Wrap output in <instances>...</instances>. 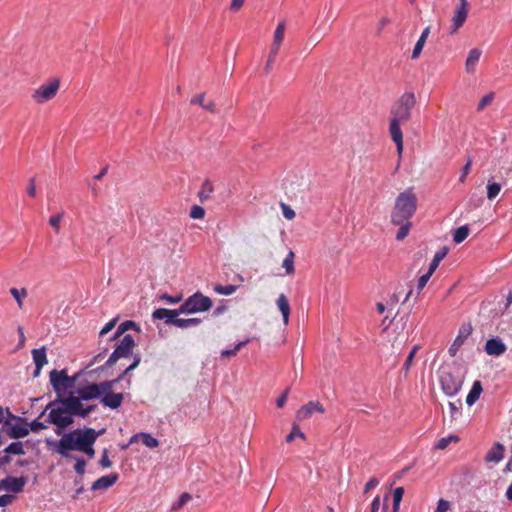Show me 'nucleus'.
<instances>
[{
    "instance_id": "nucleus-63",
    "label": "nucleus",
    "mask_w": 512,
    "mask_h": 512,
    "mask_svg": "<svg viewBox=\"0 0 512 512\" xmlns=\"http://www.w3.org/2000/svg\"><path fill=\"white\" fill-rule=\"evenodd\" d=\"M27 193L28 195H30L31 197H34L36 195V185H35V180L34 178H31L29 180V185H28V188H27Z\"/></svg>"
},
{
    "instance_id": "nucleus-25",
    "label": "nucleus",
    "mask_w": 512,
    "mask_h": 512,
    "mask_svg": "<svg viewBox=\"0 0 512 512\" xmlns=\"http://www.w3.org/2000/svg\"><path fill=\"white\" fill-rule=\"evenodd\" d=\"M483 391L482 384L480 381H475L472 385L470 392L466 397V403L471 406L473 405L480 397Z\"/></svg>"
},
{
    "instance_id": "nucleus-40",
    "label": "nucleus",
    "mask_w": 512,
    "mask_h": 512,
    "mask_svg": "<svg viewBox=\"0 0 512 512\" xmlns=\"http://www.w3.org/2000/svg\"><path fill=\"white\" fill-rule=\"evenodd\" d=\"M238 286L236 285H216L214 291L221 295H231L236 292Z\"/></svg>"
},
{
    "instance_id": "nucleus-34",
    "label": "nucleus",
    "mask_w": 512,
    "mask_h": 512,
    "mask_svg": "<svg viewBox=\"0 0 512 512\" xmlns=\"http://www.w3.org/2000/svg\"><path fill=\"white\" fill-rule=\"evenodd\" d=\"M404 495V488L397 487L393 492V509L392 512H399L400 503Z\"/></svg>"
},
{
    "instance_id": "nucleus-50",
    "label": "nucleus",
    "mask_w": 512,
    "mask_h": 512,
    "mask_svg": "<svg viewBox=\"0 0 512 512\" xmlns=\"http://www.w3.org/2000/svg\"><path fill=\"white\" fill-rule=\"evenodd\" d=\"M118 317L110 320L99 332V337H103L104 335L108 334L117 324Z\"/></svg>"
},
{
    "instance_id": "nucleus-47",
    "label": "nucleus",
    "mask_w": 512,
    "mask_h": 512,
    "mask_svg": "<svg viewBox=\"0 0 512 512\" xmlns=\"http://www.w3.org/2000/svg\"><path fill=\"white\" fill-rule=\"evenodd\" d=\"M295 437H301V438L305 437L304 433L300 431V429L298 428V426L296 424L293 425L291 432L287 435L286 441L292 442L295 439Z\"/></svg>"
},
{
    "instance_id": "nucleus-45",
    "label": "nucleus",
    "mask_w": 512,
    "mask_h": 512,
    "mask_svg": "<svg viewBox=\"0 0 512 512\" xmlns=\"http://www.w3.org/2000/svg\"><path fill=\"white\" fill-rule=\"evenodd\" d=\"M205 216V210L199 205H193L190 210V217L193 219H202Z\"/></svg>"
},
{
    "instance_id": "nucleus-18",
    "label": "nucleus",
    "mask_w": 512,
    "mask_h": 512,
    "mask_svg": "<svg viewBox=\"0 0 512 512\" xmlns=\"http://www.w3.org/2000/svg\"><path fill=\"white\" fill-rule=\"evenodd\" d=\"M32 357H33V361L35 363V370H34L33 376L38 377L41 373V369L47 363L45 347L33 349Z\"/></svg>"
},
{
    "instance_id": "nucleus-17",
    "label": "nucleus",
    "mask_w": 512,
    "mask_h": 512,
    "mask_svg": "<svg viewBox=\"0 0 512 512\" xmlns=\"http://www.w3.org/2000/svg\"><path fill=\"white\" fill-rule=\"evenodd\" d=\"M119 475L112 473L102 476L94 481L91 485L93 491L108 489L118 481Z\"/></svg>"
},
{
    "instance_id": "nucleus-56",
    "label": "nucleus",
    "mask_w": 512,
    "mask_h": 512,
    "mask_svg": "<svg viewBox=\"0 0 512 512\" xmlns=\"http://www.w3.org/2000/svg\"><path fill=\"white\" fill-rule=\"evenodd\" d=\"M99 464L103 468H109L112 465L111 460L108 457V451L107 449L103 450L102 456L100 458Z\"/></svg>"
},
{
    "instance_id": "nucleus-53",
    "label": "nucleus",
    "mask_w": 512,
    "mask_h": 512,
    "mask_svg": "<svg viewBox=\"0 0 512 512\" xmlns=\"http://www.w3.org/2000/svg\"><path fill=\"white\" fill-rule=\"evenodd\" d=\"M281 208H282V213H283V216L288 219V220H292L295 218V211L290 207L288 206L287 204L285 203H282L281 204Z\"/></svg>"
},
{
    "instance_id": "nucleus-33",
    "label": "nucleus",
    "mask_w": 512,
    "mask_h": 512,
    "mask_svg": "<svg viewBox=\"0 0 512 512\" xmlns=\"http://www.w3.org/2000/svg\"><path fill=\"white\" fill-rule=\"evenodd\" d=\"M395 225L399 226V230L396 233V239L398 241H402L409 234L412 223L410 221H405L403 223L395 224Z\"/></svg>"
},
{
    "instance_id": "nucleus-37",
    "label": "nucleus",
    "mask_w": 512,
    "mask_h": 512,
    "mask_svg": "<svg viewBox=\"0 0 512 512\" xmlns=\"http://www.w3.org/2000/svg\"><path fill=\"white\" fill-rule=\"evenodd\" d=\"M192 499V496L187 493V492H184L180 495L179 499L172 505L171 507V510L172 511H177L179 509H181L182 507H184L190 500Z\"/></svg>"
},
{
    "instance_id": "nucleus-44",
    "label": "nucleus",
    "mask_w": 512,
    "mask_h": 512,
    "mask_svg": "<svg viewBox=\"0 0 512 512\" xmlns=\"http://www.w3.org/2000/svg\"><path fill=\"white\" fill-rule=\"evenodd\" d=\"M64 212L53 215L49 218V224L54 228L56 233L60 231V222L63 218Z\"/></svg>"
},
{
    "instance_id": "nucleus-15",
    "label": "nucleus",
    "mask_w": 512,
    "mask_h": 512,
    "mask_svg": "<svg viewBox=\"0 0 512 512\" xmlns=\"http://www.w3.org/2000/svg\"><path fill=\"white\" fill-rule=\"evenodd\" d=\"M124 396L122 393H114L112 389L103 392L100 397L101 403L111 409H117L121 406Z\"/></svg>"
},
{
    "instance_id": "nucleus-38",
    "label": "nucleus",
    "mask_w": 512,
    "mask_h": 512,
    "mask_svg": "<svg viewBox=\"0 0 512 512\" xmlns=\"http://www.w3.org/2000/svg\"><path fill=\"white\" fill-rule=\"evenodd\" d=\"M10 293L14 297V299L17 301L19 308H22L23 307V299L27 296L26 289L22 288L19 290L17 288H11Z\"/></svg>"
},
{
    "instance_id": "nucleus-6",
    "label": "nucleus",
    "mask_w": 512,
    "mask_h": 512,
    "mask_svg": "<svg viewBox=\"0 0 512 512\" xmlns=\"http://www.w3.org/2000/svg\"><path fill=\"white\" fill-rule=\"evenodd\" d=\"M212 306L209 297L197 292L188 297L179 307V311L186 314L208 311Z\"/></svg>"
},
{
    "instance_id": "nucleus-20",
    "label": "nucleus",
    "mask_w": 512,
    "mask_h": 512,
    "mask_svg": "<svg viewBox=\"0 0 512 512\" xmlns=\"http://www.w3.org/2000/svg\"><path fill=\"white\" fill-rule=\"evenodd\" d=\"M482 55V50L479 48H473L469 51L467 59L465 61V69L467 73H474L480 57Z\"/></svg>"
},
{
    "instance_id": "nucleus-49",
    "label": "nucleus",
    "mask_w": 512,
    "mask_h": 512,
    "mask_svg": "<svg viewBox=\"0 0 512 512\" xmlns=\"http://www.w3.org/2000/svg\"><path fill=\"white\" fill-rule=\"evenodd\" d=\"M471 165H472V158L468 157L466 164L462 168L461 175L459 177V182H461V183L465 182L466 177L470 172Z\"/></svg>"
},
{
    "instance_id": "nucleus-23",
    "label": "nucleus",
    "mask_w": 512,
    "mask_h": 512,
    "mask_svg": "<svg viewBox=\"0 0 512 512\" xmlns=\"http://www.w3.org/2000/svg\"><path fill=\"white\" fill-rule=\"evenodd\" d=\"M471 334V327L464 329L463 327L460 329L457 337L454 342L451 344L449 348V354L451 356H455L460 347L463 345L465 339Z\"/></svg>"
},
{
    "instance_id": "nucleus-27",
    "label": "nucleus",
    "mask_w": 512,
    "mask_h": 512,
    "mask_svg": "<svg viewBox=\"0 0 512 512\" xmlns=\"http://www.w3.org/2000/svg\"><path fill=\"white\" fill-rule=\"evenodd\" d=\"M448 253V248L446 246L440 248L434 255L430 265H429V271L434 273L436 269L438 268L440 262L446 257Z\"/></svg>"
},
{
    "instance_id": "nucleus-60",
    "label": "nucleus",
    "mask_w": 512,
    "mask_h": 512,
    "mask_svg": "<svg viewBox=\"0 0 512 512\" xmlns=\"http://www.w3.org/2000/svg\"><path fill=\"white\" fill-rule=\"evenodd\" d=\"M288 392H289V390L286 389L283 392V394L277 399L276 405H277L278 408H282L285 405V403L287 401V398H288Z\"/></svg>"
},
{
    "instance_id": "nucleus-13",
    "label": "nucleus",
    "mask_w": 512,
    "mask_h": 512,
    "mask_svg": "<svg viewBox=\"0 0 512 512\" xmlns=\"http://www.w3.org/2000/svg\"><path fill=\"white\" fill-rule=\"evenodd\" d=\"M27 478L24 476L21 477H12L8 476L2 480H0V490H6L13 493H19L23 490L26 485Z\"/></svg>"
},
{
    "instance_id": "nucleus-26",
    "label": "nucleus",
    "mask_w": 512,
    "mask_h": 512,
    "mask_svg": "<svg viewBox=\"0 0 512 512\" xmlns=\"http://www.w3.org/2000/svg\"><path fill=\"white\" fill-rule=\"evenodd\" d=\"M141 362V357L139 355H135L134 356V360L132 362V364H130L123 372L120 376H118V378L114 379V380H110V381H104L103 383H111V389L113 388V386L116 384V383H119L120 381H122L124 379V377L126 376V374H128L130 371L134 370L136 367H138V365L140 364Z\"/></svg>"
},
{
    "instance_id": "nucleus-39",
    "label": "nucleus",
    "mask_w": 512,
    "mask_h": 512,
    "mask_svg": "<svg viewBox=\"0 0 512 512\" xmlns=\"http://www.w3.org/2000/svg\"><path fill=\"white\" fill-rule=\"evenodd\" d=\"M500 191H501V185L499 183H496V182L490 183V182H488V184H487V198L489 200L495 199L499 195Z\"/></svg>"
},
{
    "instance_id": "nucleus-42",
    "label": "nucleus",
    "mask_w": 512,
    "mask_h": 512,
    "mask_svg": "<svg viewBox=\"0 0 512 512\" xmlns=\"http://www.w3.org/2000/svg\"><path fill=\"white\" fill-rule=\"evenodd\" d=\"M248 342H249V340L241 341V342L237 343V344L234 346V348H233V349L223 350V351L221 352V357H223V358H224V357L229 358V357H233V356H235V355L238 353V351H239L242 347H244Z\"/></svg>"
},
{
    "instance_id": "nucleus-58",
    "label": "nucleus",
    "mask_w": 512,
    "mask_h": 512,
    "mask_svg": "<svg viewBox=\"0 0 512 512\" xmlns=\"http://www.w3.org/2000/svg\"><path fill=\"white\" fill-rule=\"evenodd\" d=\"M450 508V503L447 500L440 499L437 504L435 512H447Z\"/></svg>"
},
{
    "instance_id": "nucleus-19",
    "label": "nucleus",
    "mask_w": 512,
    "mask_h": 512,
    "mask_svg": "<svg viewBox=\"0 0 512 512\" xmlns=\"http://www.w3.org/2000/svg\"><path fill=\"white\" fill-rule=\"evenodd\" d=\"M285 29H286L285 22L282 21L277 25V27L274 31L273 42L271 45L272 56H276L280 50V47H281V44L283 42L284 35H285Z\"/></svg>"
},
{
    "instance_id": "nucleus-24",
    "label": "nucleus",
    "mask_w": 512,
    "mask_h": 512,
    "mask_svg": "<svg viewBox=\"0 0 512 512\" xmlns=\"http://www.w3.org/2000/svg\"><path fill=\"white\" fill-rule=\"evenodd\" d=\"M277 306L281 311L284 324H288L289 315H290V305L288 298L284 294H280L277 299Z\"/></svg>"
},
{
    "instance_id": "nucleus-64",
    "label": "nucleus",
    "mask_w": 512,
    "mask_h": 512,
    "mask_svg": "<svg viewBox=\"0 0 512 512\" xmlns=\"http://www.w3.org/2000/svg\"><path fill=\"white\" fill-rule=\"evenodd\" d=\"M245 0H232L230 4V10L238 11L244 4Z\"/></svg>"
},
{
    "instance_id": "nucleus-8",
    "label": "nucleus",
    "mask_w": 512,
    "mask_h": 512,
    "mask_svg": "<svg viewBox=\"0 0 512 512\" xmlns=\"http://www.w3.org/2000/svg\"><path fill=\"white\" fill-rule=\"evenodd\" d=\"M59 89L60 79L53 78L34 90L31 97L37 104H44L55 98Z\"/></svg>"
},
{
    "instance_id": "nucleus-48",
    "label": "nucleus",
    "mask_w": 512,
    "mask_h": 512,
    "mask_svg": "<svg viewBox=\"0 0 512 512\" xmlns=\"http://www.w3.org/2000/svg\"><path fill=\"white\" fill-rule=\"evenodd\" d=\"M458 438L456 436H448V437H444V438H441L438 443L436 444V448L438 449H445L448 447V445L451 443V441H457Z\"/></svg>"
},
{
    "instance_id": "nucleus-14",
    "label": "nucleus",
    "mask_w": 512,
    "mask_h": 512,
    "mask_svg": "<svg viewBox=\"0 0 512 512\" xmlns=\"http://www.w3.org/2000/svg\"><path fill=\"white\" fill-rule=\"evenodd\" d=\"M314 412L324 413L325 408L319 401H310L307 404L303 405L296 412V419L298 421H303L310 418Z\"/></svg>"
},
{
    "instance_id": "nucleus-10",
    "label": "nucleus",
    "mask_w": 512,
    "mask_h": 512,
    "mask_svg": "<svg viewBox=\"0 0 512 512\" xmlns=\"http://www.w3.org/2000/svg\"><path fill=\"white\" fill-rule=\"evenodd\" d=\"M470 9L467 0H459L451 19L450 33L455 34L465 23Z\"/></svg>"
},
{
    "instance_id": "nucleus-22",
    "label": "nucleus",
    "mask_w": 512,
    "mask_h": 512,
    "mask_svg": "<svg viewBox=\"0 0 512 512\" xmlns=\"http://www.w3.org/2000/svg\"><path fill=\"white\" fill-rule=\"evenodd\" d=\"M190 103L192 105H199L210 113H217L215 102L213 100H206L205 93L194 95L191 98Z\"/></svg>"
},
{
    "instance_id": "nucleus-59",
    "label": "nucleus",
    "mask_w": 512,
    "mask_h": 512,
    "mask_svg": "<svg viewBox=\"0 0 512 512\" xmlns=\"http://www.w3.org/2000/svg\"><path fill=\"white\" fill-rule=\"evenodd\" d=\"M107 351H108V349L105 348L102 352H100L97 355H95L93 357V359L91 360V362L89 363L88 367H91V366L99 363L101 360H103L105 358V355H106Z\"/></svg>"
},
{
    "instance_id": "nucleus-36",
    "label": "nucleus",
    "mask_w": 512,
    "mask_h": 512,
    "mask_svg": "<svg viewBox=\"0 0 512 512\" xmlns=\"http://www.w3.org/2000/svg\"><path fill=\"white\" fill-rule=\"evenodd\" d=\"M138 436L141 438L142 443L146 447L156 448V447L159 446V441L156 438H154L152 435L148 434V433H141Z\"/></svg>"
},
{
    "instance_id": "nucleus-5",
    "label": "nucleus",
    "mask_w": 512,
    "mask_h": 512,
    "mask_svg": "<svg viewBox=\"0 0 512 512\" xmlns=\"http://www.w3.org/2000/svg\"><path fill=\"white\" fill-rule=\"evenodd\" d=\"M183 314L178 309H166V308H158L152 313L153 319L157 320H165L167 325H174L178 328H189L193 326H197L201 323V319L199 318H189L183 319L178 316Z\"/></svg>"
},
{
    "instance_id": "nucleus-12",
    "label": "nucleus",
    "mask_w": 512,
    "mask_h": 512,
    "mask_svg": "<svg viewBox=\"0 0 512 512\" xmlns=\"http://www.w3.org/2000/svg\"><path fill=\"white\" fill-rule=\"evenodd\" d=\"M74 380L75 378H71L67 375L66 370L58 371L54 369L50 372V383L55 391L70 387Z\"/></svg>"
},
{
    "instance_id": "nucleus-43",
    "label": "nucleus",
    "mask_w": 512,
    "mask_h": 512,
    "mask_svg": "<svg viewBox=\"0 0 512 512\" xmlns=\"http://www.w3.org/2000/svg\"><path fill=\"white\" fill-rule=\"evenodd\" d=\"M5 452L14 455H22L24 454L23 444L21 442H12L6 447Z\"/></svg>"
},
{
    "instance_id": "nucleus-1",
    "label": "nucleus",
    "mask_w": 512,
    "mask_h": 512,
    "mask_svg": "<svg viewBox=\"0 0 512 512\" xmlns=\"http://www.w3.org/2000/svg\"><path fill=\"white\" fill-rule=\"evenodd\" d=\"M95 408L96 405L84 407L79 398L71 395L61 400V406L55 407V402H50L45 411L50 409L47 421L56 426L57 435H62L63 430L74 423L73 416L85 418Z\"/></svg>"
},
{
    "instance_id": "nucleus-29",
    "label": "nucleus",
    "mask_w": 512,
    "mask_h": 512,
    "mask_svg": "<svg viewBox=\"0 0 512 512\" xmlns=\"http://www.w3.org/2000/svg\"><path fill=\"white\" fill-rule=\"evenodd\" d=\"M98 436H99V433L95 431L93 433V435L85 443V445L82 447L80 452H83V453L87 454L90 458L94 457L95 450L93 448V445L96 442Z\"/></svg>"
},
{
    "instance_id": "nucleus-30",
    "label": "nucleus",
    "mask_w": 512,
    "mask_h": 512,
    "mask_svg": "<svg viewBox=\"0 0 512 512\" xmlns=\"http://www.w3.org/2000/svg\"><path fill=\"white\" fill-rule=\"evenodd\" d=\"M136 323L130 320L122 322L118 327L114 335L110 338V340H116L120 336H122L129 329L135 328Z\"/></svg>"
},
{
    "instance_id": "nucleus-7",
    "label": "nucleus",
    "mask_w": 512,
    "mask_h": 512,
    "mask_svg": "<svg viewBox=\"0 0 512 512\" xmlns=\"http://www.w3.org/2000/svg\"><path fill=\"white\" fill-rule=\"evenodd\" d=\"M135 347V341L132 335L126 334L124 335L118 345L116 346L115 350L112 352V354L109 356V358L105 362V367H111L113 366L119 359L121 358H127L130 355H132V351Z\"/></svg>"
},
{
    "instance_id": "nucleus-3",
    "label": "nucleus",
    "mask_w": 512,
    "mask_h": 512,
    "mask_svg": "<svg viewBox=\"0 0 512 512\" xmlns=\"http://www.w3.org/2000/svg\"><path fill=\"white\" fill-rule=\"evenodd\" d=\"M417 209V197L411 190H405L400 193L395 200L394 207L391 211V223L400 224L410 221Z\"/></svg>"
},
{
    "instance_id": "nucleus-57",
    "label": "nucleus",
    "mask_w": 512,
    "mask_h": 512,
    "mask_svg": "<svg viewBox=\"0 0 512 512\" xmlns=\"http://www.w3.org/2000/svg\"><path fill=\"white\" fill-rule=\"evenodd\" d=\"M29 427H30V430H31V431H33V432L37 433V432H39V431H41V430L46 429V428H47V425H46V424H44V423H42V422H40V421H38V420H33V421L30 423Z\"/></svg>"
},
{
    "instance_id": "nucleus-61",
    "label": "nucleus",
    "mask_w": 512,
    "mask_h": 512,
    "mask_svg": "<svg viewBox=\"0 0 512 512\" xmlns=\"http://www.w3.org/2000/svg\"><path fill=\"white\" fill-rule=\"evenodd\" d=\"M381 506V500L379 496H376L372 503H371V509L370 512H378Z\"/></svg>"
},
{
    "instance_id": "nucleus-41",
    "label": "nucleus",
    "mask_w": 512,
    "mask_h": 512,
    "mask_svg": "<svg viewBox=\"0 0 512 512\" xmlns=\"http://www.w3.org/2000/svg\"><path fill=\"white\" fill-rule=\"evenodd\" d=\"M417 350H418V346H414L412 348V350L410 351V353L408 354L403 366H402V372H404V375L406 376L407 373L409 372L410 370V367L412 365V362H413V359L417 353Z\"/></svg>"
},
{
    "instance_id": "nucleus-11",
    "label": "nucleus",
    "mask_w": 512,
    "mask_h": 512,
    "mask_svg": "<svg viewBox=\"0 0 512 512\" xmlns=\"http://www.w3.org/2000/svg\"><path fill=\"white\" fill-rule=\"evenodd\" d=\"M440 383L444 393L448 396L456 395L462 386V380L446 370L440 374Z\"/></svg>"
},
{
    "instance_id": "nucleus-16",
    "label": "nucleus",
    "mask_w": 512,
    "mask_h": 512,
    "mask_svg": "<svg viewBox=\"0 0 512 512\" xmlns=\"http://www.w3.org/2000/svg\"><path fill=\"white\" fill-rule=\"evenodd\" d=\"M507 350L506 345L504 342L498 338L494 337L489 340H487L485 344V351L490 356H500L504 354Z\"/></svg>"
},
{
    "instance_id": "nucleus-54",
    "label": "nucleus",
    "mask_w": 512,
    "mask_h": 512,
    "mask_svg": "<svg viewBox=\"0 0 512 512\" xmlns=\"http://www.w3.org/2000/svg\"><path fill=\"white\" fill-rule=\"evenodd\" d=\"M159 298H160L161 300H165V301H167V302H169V303H171V304H176V303L181 302V300H182V295H181V294H179V295H176V296H171V295H169V294H167V293H164V294H161V295L159 296Z\"/></svg>"
},
{
    "instance_id": "nucleus-46",
    "label": "nucleus",
    "mask_w": 512,
    "mask_h": 512,
    "mask_svg": "<svg viewBox=\"0 0 512 512\" xmlns=\"http://www.w3.org/2000/svg\"><path fill=\"white\" fill-rule=\"evenodd\" d=\"M494 99V93L490 92L486 95H484L479 104H478V107H477V110L478 111H482L486 106H488L489 104H491V102L493 101Z\"/></svg>"
},
{
    "instance_id": "nucleus-28",
    "label": "nucleus",
    "mask_w": 512,
    "mask_h": 512,
    "mask_svg": "<svg viewBox=\"0 0 512 512\" xmlns=\"http://www.w3.org/2000/svg\"><path fill=\"white\" fill-rule=\"evenodd\" d=\"M214 191V187L211 181L205 180L198 192V197L200 201L203 203L210 198V195Z\"/></svg>"
},
{
    "instance_id": "nucleus-55",
    "label": "nucleus",
    "mask_w": 512,
    "mask_h": 512,
    "mask_svg": "<svg viewBox=\"0 0 512 512\" xmlns=\"http://www.w3.org/2000/svg\"><path fill=\"white\" fill-rule=\"evenodd\" d=\"M86 461L83 458H77L74 469L77 474L83 475L85 473Z\"/></svg>"
},
{
    "instance_id": "nucleus-21",
    "label": "nucleus",
    "mask_w": 512,
    "mask_h": 512,
    "mask_svg": "<svg viewBox=\"0 0 512 512\" xmlns=\"http://www.w3.org/2000/svg\"><path fill=\"white\" fill-rule=\"evenodd\" d=\"M505 448L500 442L494 443L485 456L486 462L499 463L504 458Z\"/></svg>"
},
{
    "instance_id": "nucleus-4",
    "label": "nucleus",
    "mask_w": 512,
    "mask_h": 512,
    "mask_svg": "<svg viewBox=\"0 0 512 512\" xmlns=\"http://www.w3.org/2000/svg\"><path fill=\"white\" fill-rule=\"evenodd\" d=\"M95 431L96 430L93 428H85L75 429L69 433H65L56 444L55 451L63 457H68L69 451H81L82 447Z\"/></svg>"
},
{
    "instance_id": "nucleus-32",
    "label": "nucleus",
    "mask_w": 512,
    "mask_h": 512,
    "mask_svg": "<svg viewBox=\"0 0 512 512\" xmlns=\"http://www.w3.org/2000/svg\"><path fill=\"white\" fill-rule=\"evenodd\" d=\"M29 434V429L24 425H14L11 427L10 437L19 439L26 437Z\"/></svg>"
},
{
    "instance_id": "nucleus-35",
    "label": "nucleus",
    "mask_w": 512,
    "mask_h": 512,
    "mask_svg": "<svg viewBox=\"0 0 512 512\" xmlns=\"http://www.w3.org/2000/svg\"><path fill=\"white\" fill-rule=\"evenodd\" d=\"M294 257H295L294 253L292 251H290L286 255L285 259L283 260V264L282 265L285 268L286 273L288 275L293 274L294 271H295V269H294Z\"/></svg>"
},
{
    "instance_id": "nucleus-62",
    "label": "nucleus",
    "mask_w": 512,
    "mask_h": 512,
    "mask_svg": "<svg viewBox=\"0 0 512 512\" xmlns=\"http://www.w3.org/2000/svg\"><path fill=\"white\" fill-rule=\"evenodd\" d=\"M13 500L12 495L4 494L0 496V506L4 507L9 505Z\"/></svg>"
},
{
    "instance_id": "nucleus-2",
    "label": "nucleus",
    "mask_w": 512,
    "mask_h": 512,
    "mask_svg": "<svg viewBox=\"0 0 512 512\" xmlns=\"http://www.w3.org/2000/svg\"><path fill=\"white\" fill-rule=\"evenodd\" d=\"M415 104L416 98L414 93L405 92L395 101L390 111L389 133L391 139L396 144L399 157H401L403 152V133L400 125L410 120Z\"/></svg>"
},
{
    "instance_id": "nucleus-9",
    "label": "nucleus",
    "mask_w": 512,
    "mask_h": 512,
    "mask_svg": "<svg viewBox=\"0 0 512 512\" xmlns=\"http://www.w3.org/2000/svg\"><path fill=\"white\" fill-rule=\"evenodd\" d=\"M109 389H111V383H92L79 388L76 397L79 398L80 402L81 400H92L101 397V394Z\"/></svg>"
},
{
    "instance_id": "nucleus-52",
    "label": "nucleus",
    "mask_w": 512,
    "mask_h": 512,
    "mask_svg": "<svg viewBox=\"0 0 512 512\" xmlns=\"http://www.w3.org/2000/svg\"><path fill=\"white\" fill-rule=\"evenodd\" d=\"M432 275L433 273L428 270L425 274L420 276L417 283V288L419 291H421L426 286L427 282L429 281Z\"/></svg>"
},
{
    "instance_id": "nucleus-51",
    "label": "nucleus",
    "mask_w": 512,
    "mask_h": 512,
    "mask_svg": "<svg viewBox=\"0 0 512 512\" xmlns=\"http://www.w3.org/2000/svg\"><path fill=\"white\" fill-rule=\"evenodd\" d=\"M426 42H424L423 40H419L416 42L415 46H414V49L412 51V55H411V58L413 60L415 59H418L419 56L421 55V52L423 50V47L425 45Z\"/></svg>"
},
{
    "instance_id": "nucleus-31",
    "label": "nucleus",
    "mask_w": 512,
    "mask_h": 512,
    "mask_svg": "<svg viewBox=\"0 0 512 512\" xmlns=\"http://www.w3.org/2000/svg\"><path fill=\"white\" fill-rule=\"evenodd\" d=\"M469 235V228L467 225L458 227L453 234V241L457 244L463 242Z\"/></svg>"
}]
</instances>
